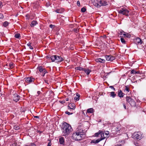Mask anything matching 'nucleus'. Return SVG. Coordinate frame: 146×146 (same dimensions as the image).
Listing matches in <instances>:
<instances>
[{
  "label": "nucleus",
  "mask_w": 146,
  "mask_h": 146,
  "mask_svg": "<svg viewBox=\"0 0 146 146\" xmlns=\"http://www.w3.org/2000/svg\"><path fill=\"white\" fill-rule=\"evenodd\" d=\"M85 136V131L80 129L73 132L72 134V138L74 140L78 141L82 140Z\"/></svg>",
  "instance_id": "obj_1"
},
{
  "label": "nucleus",
  "mask_w": 146,
  "mask_h": 146,
  "mask_svg": "<svg viewBox=\"0 0 146 146\" xmlns=\"http://www.w3.org/2000/svg\"><path fill=\"white\" fill-rule=\"evenodd\" d=\"M63 126L62 129V135L64 136H68L73 130L71 126L65 122L63 124Z\"/></svg>",
  "instance_id": "obj_2"
},
{
  "label": "nucleus",
  "mask_w": 146,
  "mask_h": 146,
  "mask_svg": "<svg viewBox=\"0 0 146 146\" xmlns=\"http://www.w3.org/2000/svg\"><path fill=\"white\" fill-rule=\"evenodd\" d=\"M50 58L52 62H61L64 60L63 58L61 57L56 55H53L51 56Z\"/></svg>",
  "instance_id": "obj_3"
},
{
  "label": "nucleus",
  "mask_w": 146,
  "mask_h": 146,
  "mask_svg": "<svg viewBox=\"0 0 146 146\" xmlns=\"http://www.w3.org/2000/svg\"><path fill=\"white\" fill-rule=\"evenodd\" d=\"M118 11L119 13L125 15L126 16L128 15V13L129 12V11L127 9L124 8H121L120 10H118Z\"/></svg>",
  "instance_id": "obj_4"
},
{
  "label": "nucleus",
  "mask_w": 146,
  "mask_h": 146,
  "mask_svg": "<svg viewBox=\"0 0 146 146\" xmlns=\"http://www.w3.org/2000/svg\"><path fill=\"white\" fill-rule=\"evenodd\" d=\"M126 100L127 102L129 103L132 106H135L136 103L133 99L128 97H127Z\"/></svg>",
  "instance_id": "obj_5"
},
{
  "label": "nucleus",
  "mask_w": 146,
  "mask_h": 146,
  "mask_svg": "<svg viewBox=\"0 0 146 146\" xmlns=\"http://www.w3.org/2000/svg\"><path fill=\"white\" fill-rule=\"evenodd\" d=\"M37 69L39 72L42 74V75L43 76H44L45 74L47 73V72L46 70L45 69L43 68L41 66H38L37 68Z\"/></svg>",
  "instance_id": "obj_6"
},
{
  "label": "nucleus",
  "mask_w": 146,
  "mask_h": 146,
  "mask_svg": "<svg viewBox=\"0 0 146 146\" xmlns=\"http://www.w3.org/2000/svg\"><path fill=\"white\" fill-rule=\"evenodd\" d=\"M116 133L118 135L120 134V132L122 131V129H121V126L120 125H118L115 129Z\"/></svg>",
  "instance_id": "obj_7"
},
{
  "label": "nucleus",
  "mask_w": 146,
  "mask_h": 146,
  "mask_svg": "<svg viewBox=\"0 0 146 146\" xmlns=\"http://www.w3.org/2000/svg\"><path fill=\"white\" fill-rule=\"evenodd\" d=\"M20 96L17 94H14L13 95V100L16 102L18 101L19 99Z\"/></svg>",
  "instance_id": "obj_8"
},
{
  "label": "nucleus",
  "mask_w": 146,
  "mask_h": 146,
  "mask_svg": "<svg viewBox=\"0 0 146 146\" xmlns=\"http://www.w3.org/2000/svg\"><path fill=\"white\" fill-rule=\"evenodd\" d=\"M25 80L27 82L30 83L34 81V78L32 77H30L29 78H25Z\"/></svg>",
  "instance_id": "obj_9"
},
{
  "label": "nucleus",
  "mask_w": 146,
  "mask_h": 146,
  "mask_svg": "<svg viewBox=\"0 0 146 146\" xmlns=\"http://www.w3.org/2000/svg\"><path fill=\"white\" fill-rule=\"evenodd\" d=\"M135 42L137 44H141L142 41L140 38H136L135 40Z\"/></svg>",
  "instance_id": "obj_10"
},
{
  "label": "nucleus",
  "mask_w": 146,
  "mask_h": 146,
  "mask_svg": "<svg viewBox=\"0 0 146 146\" xmlns=\"http://www.w3.org/2000/svg\"><path fill=\"white\" fill-rule=\"evenodd\" d=\"M68 107L69 109L74 110L75 108V105L74 104H69Z\"/></svg>",
  "instance_id": "obj_11"
},
{
  "label": "nucleus",
  "mask_w": 146,
  "mask_h": 146,
  "mask_svg": "<svg viewBox=\"0 0 146 146\" xmlns=\"http://www.w3.org/2000/svg\"><path fill=\"white\" fill-rule=\"evenodd\" d=\"M135 137L137 140H140L141 139V135L140 132H138L137 134L135 135Z\"/></svg>",
  "instance_id": "obj_12"
},
{
  "label": "nucleus",
  "mask_w": 146,
  "mask_h": 146,
  "mask_svg": "<svg viewBox=\"0 0 146 146\" xmlns=\"http://www.w3.org/2000/svg\"><path fill=\"white\" fill-rule=\"evenodd\" d=\"M100 136H101V138L99 139H101V141L104 139L106 137V136H104V132L102 131H101L100 132Z\"/></svg>",
  "instance_id": "obj_13"
},
{
  "label": "nucleus",
  "mask_w": 146,
  "mask_h": 146,
  "mask_svg": "<svg viewBox=\"0 0 146 146\" xmlns=\"http://www.w3.org/2000/svg\"><path fill=\"white\" fill-rule=\"evenodd\" d=\"M96 61L97 62L104 63L105 62V60L99 58L96 59Z\"/></svg>",
  "instance_id": "obj_14"
},
{
  "label": "nucleus",
  "mask_w": 146,
  "mask_h": 146,
  "mask_svg": "<svg viewBox=\"0 0 146 146\" xmlns=\"http://www.w3.org/2000/svg\"><path fill=\"white\" fill-rule=\"evenodd\" d=\"M121 35H123L125 37H129V38L130 37V35L127 33H125L124 32H121Z\"/></svg>",
  "instance_id": "obj_15"
},
{
  "label": "nucleus",
  "mask_w": 146,
  "mask_h": 146,
  "mask_svg": "<svg viewBox=\"0 0 146 146\" xmlns=\"http://www.w3.org/2000/svg\"><path fill=\"white\" fill-rule=\"evenodd\" d=\"M92 2L93 5L98 7H99L98 4L97 3V1L96 0H92Z\"/></svg>",
  "instance_id": "obj_16"
},
{
  "label": "nucleus",
  "mask_w": 146,
  "mask_h": 146,
  "mask_svg": "<svg viewBox=\"0 0 146 146\" xmlns=\"http://www.w3.org/2000/svg\"><path fill=\"white\" fill-rule=\"evenodd\" d=\"M124 94L121 90L119 91L118 93V95L120 97H123Z\"/></svg>",
  "instance_id": "obj_17"
},
{
  "label": "nucleus",
  "mask_w": 146,
  "mask_h": 146,
  "mask_svg": "<svg viewBox=\"0 0 146 146\" xmlns=\"http://www.w3.org/2000/svg\"><path fill=\"white\" fill-rule=\"evenodd\" d=\"M59 142L61 144H63L64 142V138L62 137H61L59 139Z\"/></svg>",
  "instance_id": "obj_18"
},
{
  "label": "nucleus",
  "mask_w": 146,
  "mask_h": 146,
  "mask_svg": "<svg viewBox=\"0 0 146 146\" xmlns=\"http://www.w3.org/2000/svg\"><path fill=\"white\" fill-rule=\"evenodd\" d=\"M37 24V22L36 21H33L32 22L30 25L31 27H33L35 25Z\"/></svg>",
  "instance_id": "obj_19"
},
{
  "label": "nucleus",
  "mask_w": 146,
  "mask_h": 146,
  "mask_svg": "<svg viewBox=\"0 0 146 146\" xmlns=\"http://www.w3.org/2000/svg\"><path fill=\"white\" fill-rule=\"evenodd\" d=\"M87 74V75H88L90 72H91V71L89 69H85V68H84V70H83Z\"/></svg>",
  "instance_id": "obj_20"
},
{
  "label": "nucleus",
  "mask_w": 146,
  "mask_h": 146,
  "mask_svg": "<svg viewBox=\"0 0 146 146\" xmlns=\"http://www.w3.org/2000/svg\"><path fill=\"white\" fill-rule=\"evenodd\" d=\"M101 141V139H98L96 140H94L92 141L91 142V143H98L99 142Z\"/></svg>",
  "instance_id": "obj_21"
},
{
  "label": "nucleus",
  "mask_w": 146,
  "mask_h": 146,
  "mask_svg": "<svg viewBox=\"0 0 146 146\" xmlns=\"http://www.w3.org/2000/svg\"><path fill=\"white\" fill-rule=\"evenodd\" d=\"M94 111V110L92 108H89L87 110V112L88 113H92Z\"/></svg>",
  "instance_id": "obj_22"
},
{
  "label": "nucleus",
  "mask_w": 146,
  "mask_h": 146,
  "mask_svg": "<svg viewBox=\"0 0 146 146\" xmlns=\"http://www.w3.org/2000/svg\"><path fill=\"white\" fill-rule=\"evenodd\" d=\"M84 68L80 67H77L75 68V69L77 70H83Z\"/></svg>",
  "instance_id": "obj_23"
},
{
  "label": "nucleus",
  "mask_w": 146,
  "mask_h": 146,
  "mask_svg": "<svg viewBox=\"0 0 146 146\" xmlns=\"http://www.w3.org/2000/svg\"><path fill=\"white\" fill-rule=\"evenodd\" d=\"M77 96L74 98V99L76 101H78L79 100V94H76Z\"/></svg>",
  "instance_id": "obj_24"
},
{
  "label": "nucleus",
  "mask_w": 146,
  "mask_h": 146,
  "mask_svg": "<svg viewBox=\"0 0 146 146\" xmlns=\"http://www.w3.org/2000/svg\"><path fill=\"white\" fill-rule=\"evenodd\" d=\"M97 1V3H98V6H99V7L101 6L102 3V1L101 0H96Z\"/></svg>",
  "instance_id": "obj_25"
},
{
  "label": "nucleus",
  "mask_w": 146,
  "mask_h": 146,
  "mask_svg": "<svg viewBox=\"0 0 146 146\" xmlns=\"http://www.w3.org/2000/svg\"><path fill=\"white\" fill-rule=\"evenodd\" d=\"M110 96L113 98H114L116 96V94H115L114 92H112L110 93Z\"/></svg>",
  "instance_id": "obj_26"
},
{
  "label": "nucleus",
  "mask_w": 146,
  "mask_h": 146,
  "mask_svg": "<svg viewBox=\"0 0 146 146\" xmlns=\"http://www.w3.org/2000/svg\"><path fill=\"white\" fill-rule=\"evenodd\" d=\"M102 5L101 6H106L107 5H108V4L106 1H102Z\"/></svg>",
  "instance_id": "obj_27"
},
{
  "label": "nucleus",
  "mask_w": 146,
  "mask_h": 146,
  "mask_svg": "<svg viewBox=\"0 0 146 146\" xmlns=\"http://www.w3.org/2000/svg\"><path fill=\"white\" fill-rule=\"evenodd\" d=\"M9 24V23L7 21H5L3 23V25L4 27H6Z\"/></svg>",
  "instance_id": "obj_28"
},
{
  "label": "nucleus",
  "mask_w": 146,
  "mask_h": 146,
  "mask_svg": "<svg viewBox=\"0 0 146 146\" xmlns=\"http://www.w3.org/2000/svg\"><path fill=\"white\" fill-rule=\"evenodd\" d=\"M131 73L134 74H139V71H135L134 70H131Z\"/></svg>",
  "instance_id": "obj_29"
},
{
  "label": "nucleus",
  "mask_w": 146,
  "mask_h": 146,
  "mask_svg": "<svg viewBox=\"0 0 146 146\" xmlns=\"http://www.w3.org/2000/svg\"><path fill=\"white\" fill-rule=\"evenodd\" d=\"M101 131H99L98 133H95V135L96 137H98V136H100V134Z\"/></svg>",
  "instance_id": "obj_30"
},
{
  "label": "nucleus",
  "mask_w": 146,
  "mask_h": 146,
  "mask_svg": "<svg viewBox=\"0 0 146 146\" xmlns=\"http://www.w3.org/2000/svg\"><path fill=\"white\" fill-rule=\"evenodd\" d=\"M129 88L127 86H125V89L124 91L127 92H129Z\"/></svg>",
  "instance_id": "obj_31"
},
{
  "label": "nucleus",
  "mask_w": 146,
  "mask_h": 146,
  "mask_svg": "<svg viewBox=\"0 0 146 146\" xmlns=\"http://www.w3.org/2000/svg\"><path fill=\"white\" fill-rule=\"evenodd\" d=\"M121 42L123 44H125V41L124 39L123 38H121L120 39Z\"/></svg>",
  "instance_id": "obj_32"
},
{
  "label": "nucleus",
  "mask_w": 146,
  "mask_h": 146,
  "mask_svg": "<svg viewBox=\"0 0 146 146\" xmlns=\"http://www.w3.org/2000/svg\"><path fill=\"white\" fill-rule=\"evenodd\" d=\"M106 58L107 60L108 61L110 60V56H106Z\"/></svg>",
  "instance_id": "obj_33"
},
{
  "label": "nucleus",
  "mask_w": 146,
  "mask_h": 146,
  "mask_svg": "<svg viewBox=\"0 0 146 146\" xmlns=\"http://www.w3.org/2000/svg\"><path fill=\"white\" fill-rule=\"evenodd\" d=\"M27 46L29 47V48L32 49H33V47L31 45V43H29L28 44H27Z\"/></svg>",
  "instance_id": "obj_34"
},
{
  "label": "nucleus",
  "mask_w": 146,
  "mask_h": 146,
  "mask_svg": "<svg viewBox=\"0 0 146 146\" xmlns=\"http://www.w3.org/2000/svg\"><path fill=\"white\" fill-rule=\"evenodd\" d=\"M9 66L11 68H12L13 67V63H10L9 64Z\"/></svg>",
  "instance_id": "obj_35"
},
{
  "label": "nucleus",
  "mask_w": 146,
  "mask_h": 146,
  "mask_svg": "<svg viewBox=\"0 0 146 146\" xmlns=\"http://www.w3.org/2000/svg\"><path fill=\"white\" fill-rule=\"evenodd\" d=\"M20 37V34L18 33L15 35V37L16 38H19Z\"/></svg>",
  "instance_id": "obj_36"
},
{
  "label": "nucleus",
  "mask_w": 146,
  "mask_h": 146,
  "mask_svg": "<svg viewBox=\"0 0 146 146\" xmlns=\"http://www.w3.org/2000/svg\"><path fill=\"white\" fill-rule=\"evenodd\" d=\"M19 129V127L18 126H14V129L16 130H18Z\"/></svg>",
  "instance_id": "obj_37"
},
{
  "label": "nucleus",
  "mask_w": 146,
  "mask_h": 146,
  "mask_svg": "<svg viewBox=\"0 0 146 146\" xmlns=\"http://www.w3.org/2000/svg\"><path fill=\"white\" fill-rule=\"evenodd\" d=\"M86 11V9L84 7H83L81 9V11L82 12H85Z\"/></svg>",
  "instance_id": "obj_38"
},
{
  "label": "nucleus",
  "mask_w": 146,
  "mask_h": 146,
  "mask_svg": "<svg viewBox=\"0 0 146 146\" xmlns=\"http://www.w3.org/2000/svg\"><path fill=\"white\" fill-rule=\"evenodd\" d=\"M109 131H106L105 133V135L106 136V137H107V136L109 134Z\"/></svg>",
  "instance_id": "obj_39"
},
{
  "label": "nucleus",
  "mask_w": 146,
  "mask_h": 146,
  "mask_svg": "<svg viewBox=\"0 0 146 146\" xmlns=\"http://www.w3.org/2000/svg\"><path fill=\"white\" fill-rule=\"evenodd\" d=\"M115 59V57L112 56H110V60H113Z\"/></svg>",
  "instance_id": "obj_40"
},
{
  "label": "nucleus",
  "mask_w": 146,
  "mask_h": 146,
  "mask_svg": "<svg viewBox=\"0 0 146 146\" xmlns=\"http://www.w3.org/2000/svg\"><path fill=\"white\" fill-rule=\"evenodd\" d=\"M29 146H36V145L34 143H31L29 145Z\"/></svg>",
  "instance_id": "obj_41"
},
{
  "label": "nucleus",
  "mask_w": 146,
  "mask_h": 146,
  "mask_svg": "<svg viewBox=\"0 0 146 146\" xmlns=\"http://www.w3.org/2000/svg\"><path fill=\"white\" fill-rule=\"evenodd\" d=\"M49 141L50 142L48 143L47 146H51L52 145V144L51 143V141H50V140Z\"/></svg>",
  "instance_id": "obj_42"
},
{
  "label": "nucleus",
  "mask_w": 146,
  "mask_h": 146,
  "mask_svg": "<svg viewBox=\"0 0 146 146\" xmlns=\"http://www.w3.org/2000/svg\"><path fill=\"white\" fill-rule=\"evenodd\" d=\"M65 113L66 114H68V115H70V114H72V113H70V112L67 111H66L65 112Z\"/></svg>",
  "instance_id": "obj_43"
},
{
  "label": "nucleus",
  "mask_w": 146,
  "mask_h": 146,
  "mask_svg": "<svg viewBox=\"0 0 146 146\" xmlns=\"http://www.w3.org/2000/svg\"><path fill=\"white\" fill-rule=\"evenodd\" d=\"M49 27L51 28H53L55 27V26L52 25H50Z\"/></svg>",
  "instance_id": "obj_44"
},
{
  "label": "nucleus",
  "mask_w": 146,
  "mask_h": 146,
  "mask_svg": "<svg viewBox=\"0 0 146 146\" xmlns=\"http://www.w3.org/2000/svg\"><path fill=\"white\" fill-rule=\"evenodd\" d=\"M3 18V15L1 13H0V19H2Z\"/></svg>",
  "instance_id": "obj_45"
},
{
  "label": "nucleus",
  "mask_w": 146,
  "mask_h": 146,
  "mask_svg": "<svg viewBox=\"0 0 146 146\" xmlns=\"http://www.w3.org/2000/svg\"><path fill=\"white\" fill-rule=\"evenodd\" d=\"M41 93V92L40 91H38L37 92V94L36 95V96H38Z\"/></svg>",
  "instance_id": "obj_46"
},
{
  "label": "nucleus",
  "mask_w": 146,
  "mask_h": 146,
  "mask_svg": "<svg viewBox=\"0 0 146 146\" xmlns=\"http://www.w3.org/2000/svg\"><path fill=\"white\" fill-rule=\"evenodd\" d=\"M110 87L111 88V89H113L114 91H115V88L113 86H110Z\"/></svg>",
  "instance_id": "obj_47"
},
{
  "label": "nucleus",
  "mask_w": 146,
  "mask_h": 146,
  "mask_svg": "<svg viewBox=\"0 0 146 146\" xmlns=\"http://www.w3.org/2000/svg\"><path fill=\"white\" fill-rule=\"evenodd\" d=\"M77 3L78 6H79L80 5V2L79 1H77Z\"/></svg>",
  "instance_id": "obj_48"
},
{
  "label": "nucleus",
  "mask_w": 146,
  "mask_h": 146,
  "mask_svg": "<svg viewBox=\"0 0 146 146\" xmlns=\"http://www.w3.org/2000/svg\"><path fill=\"white\" fill-rule=\"evenodd\" d=\"M50 5V3L48 2L47 3V7H48Z\"/></svg>",
  "instance_id": "obj_49"
},
{
  "label": "nucleus",
  "mask_w": 146,
  "mask_h": 146,
  "mask_svg": "<svg viewBox=\"0 0 146 146\" xmlns=\"http://www.w3.org/2000/svg\"><path fill=\"white\" fill-rule=\"evenodd\" d=\"M123 107H124V108L125 109H126V106H125V105L124 104H123Z\"/></svg>",
  "instance_id": "obj_50"
},
{
  "label": "nucleus",
  "mask_w": 146,
  "mask_h": 146,
  "mask_svg": "<svg viewBox=\"0 0 146 146\" xmlns=\"http://www.w3.org/2000/svg\"><path fill=\"white\" fill-rule=\"evenodd\" d=\"M34 117L35 118H39V116H34Z\"/></svg>",
  "instance_id": "obj_51"
},
{
  "label": "nucleus",
  "mask_w": 146,
  "mask_h": 146,
  "mask_svg": "<svg viewBox=\"0 0 146 146\" xmlns=\"http://www.w3.org/2000/svg\"><path fill=\"white\" fill-rule=\"evenodd\" d=\"M2 3L1 2H0V8L2 6Z\"/></svg>",
  "instance_id": "obj_52"
},
{
  "label": "nucleus",
  "mask_w": 146,
  "mask_h": 146,
  "mask_svg": "<svg viewBox=\"0 0 146 146\" xmlns=\"http://www.w3.org/2000/svg\"><path fill=\"white\" fill-rule=\"evenodd\" d=\"M60 102L62 104H63L64 103V101H62Z\"/></svg>",
  "instance_id": "obj_53"
},
{
  "label": "nucleus",
  "mask_w": 146,
  "mask_h": 146,
  "mask_svg": "<svg viewBox=\"0 0 146 146\" xmlns=\"http://www.w3.org/2000/svg\"><path fill=\"white\" fill-rule=\"evenodd\" d=\"M56 12L57 13H60V12L58 10L56 11Z\"/></svg>",
  "instance_id": "obj_54"
},
{
  "label": "nucleus",
  "mask_w": 146,
  "mask_h": 146,
  "mask_svg": "<svg viewBox=\"0 0 146 146\" xmlns=\"http://www.w3.org/2000/svg\"><path fill=\"white\" fill-rule=\"evenodd\" d=\"M64 146H70V144H69V145H67V144H66Z\"/></svg>",
  "instance_id": "obj_55"
},
{
  "label": "nucleus",
  "mask_w": 146,
  "mask_h": 146,
  "mask_svg": "<svg viewBox=\"0 0 146 146\" xmlns=\"http://www.w3.org/2000/svg\"><path fill=\"white\" fill-rule=\"evenodd\" d=\"M69 100V98H67L66 99V101H68Z\"/></svg>",
  "instance_id": "obj_56"
},
{
  "label": "nucleus",
  "mask_w": 146,
  "mask_h": 146,
  "mask_svg": "<svg viewBox=\"0 0 146 146\" xmlns=\"http://www.w3.org/2000/svg\"><path fill=\"white\" fill-rule=\"evenodd\" d=\"M25 146H29V145H25Z\"/></svg>",
  "instance_id": "obj_57"
}]
</instances>
